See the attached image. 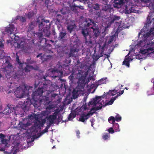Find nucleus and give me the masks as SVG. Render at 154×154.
<instances>
[{"mask_svg":"<svg viewBox=\"0 0 154 154\" xmlns=\"http://www.w3.org/2000/svg\"><path fill=\"white\" fill-rule=\"evenodd\" d=\"M130 60H128L127 58H125L123 62V65H125L128 67H129L130 64L129 62Z\"/></svg>","mask_w":154,"mask_h":154,"instance_id":"39","label":"nucleus"},{"mask_svg":"<svg viewBox=\"0 0 154 154\" xmlns=\"http://www.w3.org/2000/svg\"><path fill=\"white\" fill-rule=\"evenodd\" d=\"M46 52H47L49 53L50 54H51V53H53V52L51 51L49 49L47 50L46 51Z\"/></svg>","mask_w":154,"mask_h":154,"instance_id":"57","label":"nucleus"},{"mask_svg":"<svg viewBox=\"0 0 154 154\" xmlns=\"http://www.w3.org/2000/svg\"><path fill=\"white\" fill-rule=\"evenodd\" d=\"M19 125L21 129H26V128L29 125V123L28 122L26 123H24L22 122H20L19 123Z\"/></svg>","mask_w":154,"mask_h":154,"instance_id":"27","label":"nucleus"},{"mask_svg":"<svg viewBox=\"0 0 154 154\" xmlns=\"http://www.w3.org/2000/svg\"><path fill=\"white\" fill-rule=\"evenodd\" d=\"M59 112V111L56 110L53 114L46 117V119L50 125H51L54 123V121L56 119Z\"/></svg>","mask_w":154,"mask_h":154,"instance_id":"9","label":"nucleus"},{"mask_svg":"<svg viewBox=\"0 0 154 154\" xmlns=\"http://www.w3.org/2000/svg\"><path fill=\"white\" fill-rule=\"evenodd\" d=\"M110 137L109 133H106L103 134L102 136V138L105 140L108 139Z\"/></svg>","mask_w":154,"mask_h":154,"instance_id":"38","label":"nucleus"},{"mask_svg":"<svg viewBox=\"0 0 154 154\" xmlns=\"http://www.w3.org/2000/svg\"><path fill=\"white\" fill-rule=\"evenodd\" d=\"M90 121H91V126H93V122L92 120H90Z\"/></svg>","mask_w":154,"mask_h":154,"instance_id":"61","label":"nucleus"},{"mask_svg":"<svg viewBox=\"0 0 154 154\" xmlns=\"http://www.w3.org/2000/svg\"><path fill=\"white\" fill-rule=\"evenodd\" d=\"M56 14H57L56 20L58 22H60L65 18L64 15L66 14V12H63L62 9L59 11H56Z\"/></svg>","mask_w":154,"mask_h":154,"instance_id":"12","label":"nucleus"},{"mask_svg":"<svg viewBox=\"0 0 154 154\" xmlns=\"http://www.w3.org/2000/svg\"><path fill=\"white\" fill-rule=\"evenodd\" d=\"M93 8L96 11H98L100 10V5L98 3H96L94 5Z\"/></svg>","mask_w":154,"mask_h":154,"instance_id":"37","label":"nucleus"},{"mask_svg":"<svg viewBox=\"0 0 154 154\" xmlns=\"http://www.w3.org/2000/svg\"><path fill=\"white\" fill-rule=\"evenodd\" d=\"M15 29L14 26L13 24L9 25V26L6 28L5 32L11 34Z\"/></svg>","mask_w":154,"mask_h":154,"instance_id":"18","label":"nucleus"},{"mask_svg":"<svg viewBox=\"0 0 154 154\" xmlns=\"http://www.w3.org/2000/svg\"><path fill=\"white\" fill-rule=\"evenodd\" d=\"M78 91L74 89L72 91V97L74 99H76L78 97Z\"/></svg>","mask_w":154,"mask_h":154,"instance_id":"32","label":"nucleus"},{"mask_svg":"<svg viewBox=\"0 0 154 154\" xmlns=\"http://www.w3.org/2000/svg\"><path fill=\"white\" fill-rule=\"evenodd\" d=\"M118 97V96H115L114 97H112L110 100L107 102V105H112L114 101Z\"/></svg>","mask_w":154,"mask_h":154,"instance_id":"35","label":"nucleus"},{"mask_svg":"<svg viewBox=\"0 0 154 154\" xmlns=\"http://www.w3.org/2000/svg\"><path fill=\"white\" fill-rule=\"evenodd\" d=\"M31 104L30 99H27L26 100V101L24 102L23 106L24 108H26L27 107H29L30 106Z\"/></svg>","mask_w":154,"mask_h":154,"instance_id":"25","label":"nucleus"},{"mask_svg":"<svg viewBox=\"0 0 154 154\" xmlns=\"http://www.w3.org/2000/svg\"><path fill=\"white\" fill-rule=\"evenodd\" d=\"M117 92L116 90H110L109 92H107L106 94H109L111 96H113L116 95Z\"/></svg>","mask_w":154,"mask_h":154,"instance_id":"31","label":"nucleus"},{"mask_svg":"<svg viewBox=\"0 0 154 154\" xmlns=\"http://www.w3.org/2000/svg\"><path fill=\"white\" fill-rule=\"evenodd\" d=\"M119 16L116 15H111L108 17V20L109 23L107 24V26L109 27L111 26L112 23H114L115 21L118 20L120 19Z\"/></svg>","mask_w":154,"mask_h":154,"instance_id":"11","label":"nucleus"},{"mask_svg":"<svg viewBox=\"0 0 154 154\" xmlns=\"http://www.w3.org/2000/svg\"><path fill=\"white\" fill-rule=\"evenodd\" d=\"M30 68V66L27 65H26V66L25 68L23 70H24L26 72H27L29 71V70L28 69V68Z\"/></svg>","mask_w":154,"mask_h":154,"instance_id":"47","label":"nucleus"},{"mask_svg":"<svg viewBox=\"0 0 154 154\" xmlns=\"http://www.w3.org/2000/svg\"><path fill=\"white\" fill-rule=\"evenodd\" d=\"M3 46V44L2 40L0 39V47H2Z\"/></svg>","mask_w":154,"mask_h":154,"instance_id":"56","label":"nucleus"},{"mask_svg":"<svg viewBox=\"0 0 154 154\" xmlns=\"http://www.w3.org/2000/svg\"><path fill=\"white\" fill-rule=\"evenodd\" d=\"M39 40V42L41 43L40 45L44 48H43L44 49L47 48H48L51 46V44H49V42L52 41V40H48L45 38H41V40Z\"/></svg>","mask_w":154,"mask_h":154,"instance_id":"10","label":"nucleus"},{"mask_svg":"<svg viewBox=\"0 0 154 154\" xmlns=\"http://www.w3.org/2000/svg\"><path fill=\"white\" fill-rule=\"evenodd\" d=\"M108 131L109 133L113 134L114 133V130L113 129V128H110L108 130Z\"/></svg>","mask_w":154,"mask_h":154,"instance_id":"45","label":"nucleus"},{"mask_svg":"<svg viewBox=\"0 0 154 154\" xmlns=\"http://www.w3.org/2000/svg\"><path fill=\"white\" fill-rule=\"evenodd\" d=\"M14 39L15 43H17L18 45H20L22 42L20 38L18 36H15Z\"/></svg>","mask_w":154,"mask_h":154,"instance_id":"29","label":"nucleus"},{"mask_svg":"<svg viewBox=\"0 0 154 154\" xmlns=\"http://www.w3.org/2000/svg\"><path fill=\"white\" fill-rule=\"evenodd\" d=\"M36 22L38 24L39 31L41 32L34 33V36H37L39 40L42 38L44 34L47 37L49 36L51 34L49 29L51 25L49 20H45L43 17L40 16L37 18Z\"/></svg>","mask_w":154,"mask_h":154,"instance_id":"4","label":"nucleus"},{"mask_svg":"<svg viewBox=\"0 0 154 154\" xmlns=\"http://www.w3.org/2000/svg\"><path fill=\"white\" fill-rule=\"evenodd\" d=\"M84 108L85 110H86L87 109V106L86 105L84 106Z\"/></svg>","mask_w":154,"mask_h":154,"instance_id":"60","label":"nucleus"},{"mask_svg":"<svg viewBox=\"0 0 154 154\" xmlns=\"http://www.w3.org/2000/svg\"><path fill=\"white\" fill-rule=\"evenodd\" d=\"M76 134L78 138H79L80 137L79 134H80L79 130H78L76 131Z\"/></svg>","mask_w":154,"mask_h":154,"instance_id":"49","label":"nucleus"},{"mask_svg":"<svg viewBox=\"0 0 154 154\" xmlns=\"http://www.w3.org/2000/svg\"><path fill=\"white\" fill-rule=\"evenodd\" d=\"M78 7L79 8V9H81V10H84V8L83 6H75V5H74V6H73L72 8L71 9L72 10H75V7Z\"/></svg>","mask_w":154,"mask_h":154,"instance_id":"43","label":"nucleus"},{"mask_svg":"<svg viewBox=\"0 0 154 154\" xmlns=\"http://www.w3.org/2000/svg\"><path fill=\"white\" fill-rule=\"evenodd\" d=\"M143 29H141L139 33V37L141 35H143L142 38L138 42L137 45L139 47H143L144 49L141 50L140 53L142 54H146L149 53L154 50V42H147L148 38L151 35H154L153 30H150L149 32L144 34Z\"/></svg>","mask_w":154,"mask_h":154,"instance_id":"3","label":"nucleus"},{"mask_svg":"<svg viewBox=\"0 0 154 154\" xmlns=\"http://www.w3.org/2000/svg\"><path fill=\"white\" fill-rule=\"evenodd\" d=\"M35 24V22H32L30 23L28 27V32L29 33L32 32V30H33L34 28Z\"/></svg>","mask_w":154,"mask_h":154,"instance_id":"26","label":"nucleus"},{"mask_svg":"<svg viewBox=\"0 0 154 154\" xmlns=\"http://www.w3.org/2000/svg\"><path fill=\"white\" fill-rule=\"evenodd\" d=\"M48 129H47V128H45L43 130H42V134H43L47 132L48 131Z\"/></svg>","mask_w":154,"mask_h":154,"instance_id":"48","label":"nucleus"},{"mask_svg":"<svg viewBox=\"0 0 154 154\" xmlns=\"http://www.w3.org/2000/svg\"><path fill=\"white\" fill-rule=\"evenodd\" d=\"M83 23L84 28L82 29V34L85 40V44L90 48L96 42L100 31L98 26L91 19L86 18Z\"/></svg>","mask_w":154,"mask_h":154,"instance_id":"1","label":"nucleus"},{"mask_svg":"<svg viewBox=\"0 0 154 154\" xmlns=\"http://www.w3.org/2000/svg\"><path fill=\"white\" fill-rule=\"evenodd\" d=\"M116 23H117V22H116ZM117 23H118L119 25H119L118 27V30L119 29V30H121L123 28H124V27H123L121 29V27L120 24H119V23L118 22H117Z\"/></svg>","mask_w":154,"mask_h":154,"instance_id":"53","label":"nucleus"},{"mask_svg":"<svg viewBox=\"0 0 154 154\" xmlns=\"http://www.w3.org/2000/svg\"><path fill=\"white\" fill-rule=\"evenodd\" d=\"M90 116H91V113H90L89 111L87 114L85 112H84L80 115L79 121L84 122H85V120L88 119L90 117Z\"/></svg>","mask_w":154,"mask_h":154,"instance_id":"14","label":"nucleus"},{"mask_svg":"<svg viewBox=\"0 0 154 154\" xmlns=\"http://www.w3.org/2000/svg\"><path fill=\"white\" fill-rule=\"evenodd\" d=\"M75 116V115L74 113H71L68 117V119L69 120H71Z\"/></svg>","mask_w":154,"mask_h":154,"instance_id":"42","label":"nucleus"},{"mask_svg":"<svg viewBox=\"0 0 154 154\" xmlns=\"http://www.w3.org/2000/svg\"><path fill=\"white\" fill-rule=\"evenodd\" d=\"M28 86L25 85L17 87L14 91L15 95L17 98H22L27 91Z\"/></svg>","mask_w":154,"mask_h":154,"instance_id":"7","label":"nucleus"},{"mask_svg":"<svg viewBox=\"0 0 154 154\" xmlns=\"http://www.w3.org/2000/svg\"><path fill=\"white\" fill-rule=\"evenodd\" d=\"M152 7L153 8V10H154V4L152 5Z\"/></svg>","mask_w":154,"mask_h":154,"instance_id":"64","label":"nucleus"},{"mask_svg":"<svg viewBox=\"0 0 154 154\" xmlns=\"http://www.w3.org/2000/svg\"><path fill=\"white\" fill-rule=\"evenodd\" d=\"M63 86V85L62 83L60 85L55 84L47 85L43 84L42 87H38L37 90L33 92L32 94V99L35 102L39 101L41 102L42 99L40 98L43 94L44 97L47 101L49 99L48 96L50 94L57 89L62 88Z\"/></svg>","mask_w":154,"mask_h":154,"instance_id":"2","label":"nucleus"},{"mask_svg":"<svg viewBox=\"0 0 154 154\" xmlns=\"http://www.w3.org/2000/svg\"><path fill=\"white\" fill-rule=\"evenodd\" d=\"M52 72L55 74V75L54 76L55 77H60L63 74V72L62 70H59L57 69L53 70Z\"/></svg>","mask_w":154,"mask_h":154,"instance_id":"19","label":"nucleus"},{"mask_svg":"<svg viewBox=\"0 0 154 154\" xmlns=\"http://www.w3.org/2000/svg\"><path fill=\"white\" fill-rule=\"evenodd\" d=\"M79 49L77 48H71L70 49V53L69 54V57L75 56V53H77L79 51Z\"/></svg>","mask_w":154,"mask_h":154,"instance_id":"22","label":"nucleus"},{"mask_svg":"<svg viewBox=\"0 0 154 154\" xmlns=\"http://www.w3.org/2000/svg\"><path fill=\"white\" fill-rule=\"evenodd\" d=\"M124 92V90H122L121 91H120V92L119 94H117L116 96H118H118H120V95H122V94Z\"/></svg>","mask_w":154,"mask_h":154,"instance_id":"51","label":"nucleus"},{"mask_svg":"<svg viewBox=\"0 0 154 154\" xmlns=\"http://www.w3.org/2000/svg\"><path fill=\"white\" fill-rule=\"evenodd\" d=\"M111 10L110 8L109 5H108L106 4L103 5L102 8V10L104 11H110Z\"/></svg>","mask_w":154,"mask_h":154,"instance_id":"30","label":"nucleus"},{"mask_svg":"<svg viewBox=\"0 0 154 154\" xmlns=\"http://www.w3.org/2000/svg\"><path fill=\"white\" fill-rule=\"evenodd\" d=\"M153 23V29H154V18H152L151 15L149 14L147 17L146 23L145 24L143 28L147 27L152 22Z\"/></svg>","mask_w":154,"mask_h":154,"instance_id":"16","label":"nucleus"},{"mask_svg":"<svg viewBox=\"0 0 154 154\" xmlns=\"http://www.w3.org/2000/svg\"><path fill=\"white\" fill-rule=\"evenodd\" d=\"M40 83H41V84H42V82H39V83L36 84V83L35 82V88H36V87H38V86L40 84Z\"/></svg>","mask_w":154,"mask_h":154,"instance_id":"55","label":"nucleus"},{"mask_svg":"<svg viewBox=\"0 0 154 154\" xmlns=\"http://www.w3.org/2000/svg\"><path fill=\"white\" fill-rule=\"evenodd\" d=\"M144 2H146L149 0H142Z\"/></svg>","mask_w":154,"mask_h":154,"instance_id":"63","label":"nucleus"},{"mask_svg":"<svg viewBox=\"0 0 154 154\" xmlns=\"http://www.w3.org/2000/svg\"><path fill=\"white\" fill-rule=\"evenodd\" d=\"M121 117L118 114L116 116L115 118L112 116L110 117L108 119V121L110 123H115L116 121L119 122L121 120Z\"/></svg>","mask_w":154,"mask_h":154,"instance_id":"15","label":"nucleus"},{"mask_svg":"<svg viewBox=\"0 0 154 154\" xmlns=\"http://www.w3.org/2000/svg\"><path fill=\"white\" fill-rule=\"evenodd\" d=\"M106 94H104L102 96H97L95 98L93 99V100L89 102L88 104V105H96L97 104H100L101 106H97L96 107H94L91 108L89 111L91 113V116L94 113L96 112V111L101 109L102 107L103 104L102 103L103 101V100H100L101 98H103L106 96ZM104 103V102H103Z\"/></svg>","mask_w":154,"mask_h":154,"instance_id":"5","label":"nucleus"},{"mask_svg":"<svg viewBox=\"0 0 154 154\" xmlns=\"http://www.w3.org/2000/svg\"><path fill=\"white\" fill-rule=\"evenodd\" d=\"M45 119H41V120L36 119L34 125L31 128L32 132H37L38 129H41L46 122Z\"/></svg>","mask_w":154,"mask_h":154,"instance_id":"8","label":"nucleus"},{"mask_svg":"<svg viewBox=\"0 0 154 154\" xmlns=\"http://www.w3.org/2000/svg\"><path fill=\"white\" fill-rule=\"evenodd\" d=\"M66 34V32H60L58 38V39L59 40H63Z\"/></svg>","mask_w":154,"mask_h":154,"instance_id":"28","label":"nucleus"},{"mask_svg":"<svg viewBox=\"0 0 154 154\" xmlns=\"http://www.w3.org/2000/svg\"><path fill=\"white\" fill-rule=\"evenodd\" d=\"M16 60L17 62L20 65H21V64H22V63L20 62V61L19 57L18 56H17Z\"/></svg>","mask_w":154,"mask_h":154,"instance_id":"46","label":"nucleus"},{"mask_svg":"<svg viewBox=\"0 0 154 154\" xmlns=\"http://www.w3.org/2000/svg\"><path fill=\"white\" fill-rule=\"evenodd\" d=\"M69 79V82L71 84H73L74 83V76L73 74L70 75L68 77Z\"/></svg>","mask_w":154,"mask_h":154,"instance_id":"41","label":"nucleus"},{"mask_svg":"<svg viewBox=\"0 0 154 154\" xmlns=\"http://www.w3.org/2000/svg\"><path fill=\"white\" fill-rule=\"evenodd\" d=\"M39 57L42 62H44L47 61V59H48L49 57H51V56L46 55L45 54L42 55V53H40L36 56L37 58Z\"/></svg>","mask_w":154,"mask_h":154,"instance_id":"17","label":"nucleus"},{"mask_svg":"<svg viewBox=\"0 0 154 154\" xmlns=\"http://www.w3.org/2000/svg\"><path fill=\"white\" fill-rule=\"evenodd\" d=\"M16 20H18L22 22H25L26 21V19L25 17L18 15L16 17Z\"/></svg>","mask_w":154,"mask_h":154,"instance_id":"34","label":"nucleus"},{"mask_svg":"<svg viewBox=\"0 0 154 154\" xmlns=\"http://www.w3.org/2000/svg\"><path fill=\"white\" fill-rule=\"evenodd\" d=\"M124 0H114V7L119 8L120 7V5L124 4Z\"/></svg>","mask_w":154,"mask_h":154,"instance_id":"20","label":"nucleus"},{"mask_svg":"<svg viewBox=\"0 0 154 154\" xmlns=\"http://www.w3.org/2000/svg\"><path fill=\"white\" fill-rule=\"evenodd\" d=\"M4 134H0V138L1 139H4Z\"/></svg>","mask_w":154,"mask_h":154,"instance_id":"54","label":"nucleus"},{"mask_svg":"<svg viewBox=\"0 0 154 154\" xmlns=\"http://www.w3.org/2000/svg\"><path fill=\"white\" fill-rule=\"evenodd\" d=\"M49 104L48 106L46 107V109L51 110L54 107V106L52 104L51 102H49Z\"/></svg>","mask_w":154,"mask_h":154,"instance_id":"36","label":"nucleus"},{"mask_svg":"<svg viewBox=\"0 0 154 154\" xmlns=\"http://www.w3.org/2000/svg\"><path fill=\"white\" fill-rule=\"evenodd\" d=\"M76 26L75 23H72L69 24L67 26V29L70 33L75 28Z\"/></svg>","mask_w":154,"mask_h":154,"instance_id":"24","label":"nucleus"},{"mask_svg":"<svg viewBox=\"0 0 154 154\" xmlns=\"http://www.w3.org/2000/svg\"><path fill=\"white\" fill-rule=\"evenodd\" d=\"M51 125H50V124H49V125H47L46 128H47V129L48 130V129L50 128Z\"/></svg>","mask_w":154,"mask_h":154,"instance_id":"58","label":"nucleus"},{"mask_svg":"<svg viewBox=\"0 0 154 154\" xmlns=\"http://www.w3.org/2000/svg\"><path fill=\"white\" fill-rule=\"evenodd\" d=\"M0 142L2 144H5V146H6L8 144V140L6 139H1Z\"/></svg>","mask_w":154,"mask_h":154,"instance_id":"44","label":"nucleus"},{"mask_svg":"<svg viewBox=\"0 0 154 154\" xmlns=\"http://www.w3.org/2000/svg\"><path fill=\"white\" fill-rule=\"evenodd\" d=\"M113 124V128L116 131H119L120 130L119 129V124L117 123H112Z\"/></svg>","mask_w":154,"mask_h":154,"instance_id":"33","label":"nucleus"},{"mask_svg":"<svg viewBox=\"0 0 154 154\" xmlns=\"http://www.w3.org/2000/svg\"><path fill=\"white\" fill-rule=\"evenodd\" d=\"M50 2V0H45V3L46 6L47 7L48 6V4Z\"/></svg>","mask_w":154,"mask_h":154,"instance_id":"52","label":"nucleus"},{"mask_svg":"<svg viewBox=\"0 0 154 154\" xmlns=\"http://www.w3.org/2000/svg\"><path fill=\"white\" fill-rule=\"evenodd\" d=\"M11 59V57L10 56H7L5 57V63L7 65L6 67L3 68L4 70L7 73H8L9 72L8 71L9 70V69H11L12 67V65L10 63V60Z\"/></svg>","mask_w":154,"mask_h":154,"instance_id":"13","label":"nucleus"},{"mask_svg":"<svg viewBox=\"0 0 154 154\" xmlns=\"http://www.w3.org/2000/svg\"><path fill=\"white\" fill-rule=\"evenodd\" d=\"M51 98H55L56 97H58V94H51Z\"/></svg>","mask_w":154,"mask_h":154,"instance_id":"50","label":"nucleus"},{"mask_svg":"<svg viewBox=\"0 0 154 154\" xmlns=\"http://www.w3.org/2000/svg\"><path fill=\"white\" fill-rule=\"evenodd\" d=\"M127 59H128V60H130V61L132 60V59L131 58H130L129 57L127 58Z\"/></svg>","mask_w":154,"mask_h":154,"instance_id":"59","label":"nucleus"},{"mask_svg":"<svg viewBox=\"0 0 154 154\" xmlns=\"http://www.w3.org/2000/svg\"><path fill=\"white\" fill-rule=\"evenodd\" d=\"M25 75V73L23 72V70H18L15 73L14 77L15 78L16 77L19 79L22 78V76Z\"/></svg>","mask_w":154,"mask_h":154,"instance_id":"21","label":"nucleus"},{"mask_svg":"<svg viewBox=\"0 0 154 154\" xmlns=\"http://www.w3.org/2000/svg\"><path fill=\"white\" fill-rule=\"evenodd\" d=\"M2 77H3V76L0 73V79Z\"/></svg>","mask_w":154,"mask_h":154,"instance_id":"62","label":"nucleus"},{"mask_svg":"<svg viewBox=\"0 0 154 154\" xmlns=\"http://www.w3.org/2000/svg\"><path fill=\"white\" fill-rule=\"evenodd\" d=\"M88 75V72L82 70H79L77 74V78L78 79V83L80 85H85L86 82H88L93 78L92 76L89 77L86 82V77Z\"/></svg>","mask_w":154,"mask_h":154,"instance_id":"6","label":"nucleus"},{"mask_svg":"<svg viewBox=\"0 0 154 154\" xmlns=\"http://www.w3.org/2000/svg\"><path fill=\"white\" fill-rule=\"evenodd\" d=\"M101 14V12L100 10L98 11H96V12H95V15L97 18L100 17Z\"/></svg>","mask_w":154,"mask_h":154,"instance_id":"40","label":"nucleus"},{"mask_svg":"<svg viewBox=\"0 0 154 154\" xmlns=\"http://www.w3.org/2000/svg\"><path fill=\"white\" fill-rule=\"evenodd\" d=\"M13 108L8 106H6L3 111V113L5 115H8L12 112Z\"/></svg>","mask_w":154,"mask_h":154,"instance_id":"23","label":"nucleus"}]
</instances>
